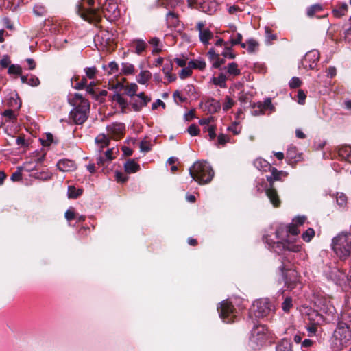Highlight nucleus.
Listing matches in <instances>:
<instances>
[{
	"instance_id": "nucleus-1",
	"label": "nucleus",
	"mask_w": 351,
	"mask_h": 351,
	"mask_svg": "<svg viewBox=\"0 0 351 351\" xmlns=\"http://www.w3.org/2000/svg\"><path fill=\"white\" fill-rule=\"evenodd\" d=\"M271 235H265L263 237L264 241L268 245L269 248L274 250L276 253H280L282 251L285 252V256L283 258L282 263V266L280 267V269L283 272L284 270H289L290 272V275L293 277V279L291 280L288 279L287 277L285 278V285L287 286V288L292 289L298 283V273L295 270H291L287 265H285V262L294 263V261L291 257L289 256L288 252H298L302 249V245L291 243L287 240L284 241H274L273 239L270 238Z\"/></svg>"
},
{
	"instance_id": "nucleus-2",
	"label": "nucleus",
	"mask_w": 351,
	"mask_h": 351,
	"mask_svg": "<svg viewBox=\"0 0 351 351\" xmlns=\"http://www.w3.org/2000/svg\"><path fill=\"white\" fill-rule=\"evenodd\" d=\"M95 0H80L76 5L77 12L82 19L89 23H98L101 20L100 3L95 6Z\"/></svg>"
},
{
	"instance_id": "nucleus-3",
	"label": "nucleus",
	"mask_w": 351,
	"mask_h": 351,
	"mask_svg": "<svg viewBox=\"0 0 351 351\" xmlns=\"http://www.w3.org/2000/svg\"><path fill=\"white\" fill-rule=\"evenodd\" d=\"M270 171L271 175L266 176L267 181L269 182V186H266L264 188H261L258 187V186H256V187L258 191H265L271 203L275 207H277L280 205V200L277 194V191L273 187V183L274 181L281 180L282 177H287L288 173L284 171H278L275 167H272Z\"/></svg>"
},
{
	"instance_id": "nucleus-4",
	"label": "nucleus",
	"mask_w": 351,
	"mask_h": 351,
	"mask_svg": "<svg viewBox=\"0 0 351 351\" xmlns=\"http://www.w3.org/2000/svg\"><path fill=\"white\" fill-rule=\"evenodd\" d=\"M189 174L193 180L203 184L212 180L214 171L207 162L197 161L189 168Z\"/></svg>"
},
{
	"instance_id": "nucleus-5",
	"label": "nucleus",
	"mask_w": 351,
	"mask_h": 351,
	"mask_svg": "<svg viewBox=\"0 0 351 351\" xmlns=\"http://www.w3.org/2000/svg\"><path fill=\"white\" fill-rule=\"evenodd\" d=\"M332 247L341 259L348 258L351 254V234L347 232L339 233L333 238Z\"/></svg>"
},
{
	"instance_id": "nucleus-6",
	"label": "nucleus",
	"mask_w": 351,
	"mask_h": 351,
	"mask_svg": "<svg viewBox=\"0 0 351 351\" xmlns=\"http://www.w3.org/2000/svg\"><path fill=\"white\" fill-rule=\"evenodd\" d=\"M333 343L338 349L347 347L351 340V330L350 325L343 321H339L333 335Z\"/></svg>"
},
{
	"instance_id": "nucleus-7",
	"label": "nucleus",
	"mask_w": 351,
	"mask_h": 351,
	"mask_svg": "<svg viewBox=\"0 0 351 351\" xmlns=\"http://www.w3.org/2000/svg\"><path fill=\"white\" fill-rule=\"evenodd\" d=\"M274 304L267 298L259 299L254 302L250 311V317L263 318L274 312Z\"/></svg>"
},
{
	"instance_id": "nucleus-8",
	"label": "nucleus",
	"mask_w": 351,
	"mask_h": 351,
	"mask_svg": "<svg viewBox=\"0 0 351 351\" xmlns=\"http://www.w3.org/2000/svg\"><path fill=\"white\" fill-rule=\"evenodd\" d=\"M90 105L87 100H83L81 104L70 112L69 117L76 124H82L88 118Z\"/></svg>"
},
{
	"instance_id": "nucleus-9",
	"label": "nucleus",
	"mask_w": 351,
	"mask_h": 351,
	"mask_svg": "<svg viewBox=\"0 0 351 351\" xmlns=\"http://www.w3.org/2000/svg\"><path fill=\"white\" fill-rule=\"evenodd\" d=\"M220 317L223 322L231 323L237 317V312L232 303L228 300H223L217 308Z\"/></svg>"
},
{
	"instance_id": "nucleus-10",
	"label": "nucleus",
	"mask_w": 351,
	"mask_h": 351,
	"mask_svg": "<svg viewBox=\"0 0 351 351\" xmlns=\"http://www.w3.org/2000/svg\"><path fill=\"white\" fill-rule=\"evenodd\" d=\"M268 338V329L264 325H255L251 331L250 340L252 343L262 345Z\"/></svg>"
},
{
	"instance_id": "nucleus-11",
	"label": "nucleus",
	"mask_w": 351,
	"mask_h": 351,
	"mask_svg": "<svg viewBox=\"0 0 351 351\" xmlns=\"http://www.w3.org/2000/svg\"><path fill=\"white\" fill-rule=\"evenodd\" d=\"M102 14L110 21H115L120 15L117 2L114 0H106L101 8V17Z\"/></svg>"
},
{
	"instance_id": "nucleus-12",
	"label": "nucleus",
	"mask_w": 351,
	"mask_h": 351,
	"mask_svg": "<svg viewBox=\"0 0 351 351\" xmlns=\"http://www.w3.org/2000/svg\"><path fill=\"white\" fill-rule=\"evenodd\" d=\"M308 316L311 324L306 326V330L308 332V336L312 337L316 336L317 325L323 322V317L322 315L319 314L317 311H315L309 313Z\"/></svg>"
},
{
	"instance_id": "nucleus-13",
	"label": "nucleus",
	"mask_w": 351,
	"mask_h": 351,
	"mask_svg": "<svg viewBox=\"0 0 351 351\" xmlns=\"http://www.w3.org/2000/svg\"><path fill=\"white\" fill-rule=\"evenodd\" d=\"M319 59V53L317 50H311L307 52L302 61V66L306 69H314Z\"/></svg>"
},
{
	"instance_id": "nucleus-14",
	"label": "nucleus",
	"mask_w": 351,
	"mask_h": 351,
	"mask_svg": "<svg viewBox=\"0 0 351 351\" xmlns=\"http://www.w3.org/2000/svg\"><path fill=\"white\" fill-rule=\"evenodd\" d=\"M197 30L199 32V38L201 43L207 46L209 45V40L214 36L213 33L208 29L205 27V23L199 21L196 25Z\"/></svg>"
},
{
	"instance_id": "nucleus-15",
	"label": "nucleus",
	"mask_w": 351,
	"mask_h": 351,
	"mask_svg": "<svg viewBox=\"0 0 351 351\" xmlns=\"http://www.w3.org/2000/svg\"><path fill=\"white\" fill-rule=\"evenodd\" d=\"M108 134L114 138H121L125 130V125L121 123H112L106 126Z\"/></svg>"
},
{
	"instance_id": "nucleus-16",
	"label": "nucleus",
	"mask_w": 351,
	"mask_h": 351,
	"mask_svg": "<svg viewBox=\"0 0 351 351\" xmlns=\"http://www.w3.org/2000/svg\"><path fill=\"white\" fill-rule=\"evenodd\" d=\"M58 169L62 172L73 171L76 169L74 161L69 159L60 160L56 165Z\"/></svg>"
},
{
	"instance_id": "nucleus-17",
	"label": "nucleus",
	"mask_w": 351,
	"mask_h": 351,
	"mask_svg": "<svg viewBox=\"0 0 351 351\" xmlns=\"http://www.w3.org/2000/svg\"><path fill=\"white\" fill-rule=\"evenodd\" d=\"M257 108L261 111L262 114H265L266 111H269V113L275 111V106L272 104L271 98L265 99L263 102H258Z\"/></svg>"
},
{
	"instance_id": "nucleus-18",
	"label": "nucleus",
	"mask_w": 351,
	"mask_h": 351,
	"mask_svg": "<svg viewBox=\"0 0 351 351\" xmlns=\"http://www.w3.org/2000/svg\"><path fill=\"white\" fill-rule=\"evenodd\" d=\"M130 45L131 47L134 49L135 53L138 55L141 54L142 52H143L147 47L145 41L138 38L132 40Z\"/></svg>"
},
{
	"instance_id": "nucleus-19",
	"label": "nucleus",
	"mask_w": 351,
	"mask_h": 351,
	"mask_svg": "<svg viewBox=\"0 0 351 351\" xmlns=\"http://www.w3.org/2000/svg\"><path fill=\"white\" fill-rule=\"evenodd\" d=\"M217 3L211 0H204L200 5V9L202 12L208 14H212L216 10Z\"/></svg>"
},
{
	"instance_id": "nucleus-20",
	"label": "nucleus",
	"mask_w": 351,
	"mask_h": 351,
	"mask_svg": "<svg viewBox=\"0 0 351 351\" xmlns=\"http://www.w3.org/2000/svg\"><path fill=\"white\" fill-rule=\"evenodd\" d=\"M348 11V5L345 3H338L332 10V14L336 18H341L345 16Z\"/></svg>"
},
{
	"instance_id": "nucleus-21",
	"label": "nucleus",
	"mask_w": 351,
	"mask_h": 351,
	"mask_svg": "<svg viewBox=\"0 0 351 351\" xmlns=\"http://www.w3.org/2000/svg\"><path fill=\"white\" fill-rule=\"evenodd\" d=\"M254 165L259 171L265 172L267 171H270L271 169L272 168L271 165L267 160L261 158H256L254 161Z\"/></svg>"
},
{
	"instance_id": "nucleus-22",
	"label": "nucleus",
	"mask_w": 351,
	"mask_h": 351,
	"mask_svg": "<svg viewBox=\"0 0 351 351\" xmlns=\"http://www.w3.org/2000/svg\"><path fill=\"white\" fill-rule=\"evenodd\" d=\"M21 80L23 84H27L34 87L40 84L39 79L34 75H21Z\"/></svg>"
},
{
	"instance_id": "nucleus-23",
	"label": "nucleus",
	"mask_w": 351,
	"mask_h": 351,
	"mask_svg": "<svg viewBox=\"0 0 351 351\" xmlns=\"http://www.w3.org/2000/svg\"><path fill=\"white\" fill-rule=\"evenodd\" d=\"M205 105H206V107L208 112L210 114L215 113L221 108L220 102L214 99H208L206 102Z\"/></svg>"
},
{
	"instance_id": "nucleus-24",
	"label": "nucleus",
	"mask_w": 351,
	"mask_h": 351,
	"mask_svg": "<svg viewBox=\"0 0 351 351\" xmlns=\"http://www.w3.org/2000/svg\"><path fill=\"white\" fill-rule=\"evenodd\" d=\"M339 156L342 160L350 162V156L351 155V147L349 145L342 146L338 151Z\"/></svg>"
},
{
	"instance_id": "nucleus-25",
	"label": "nucleus",
	"mask_w": 351,
	"mask_h": 351,
	"mask_svg": "<svg viewBox=\"0 0 351 351\" xmlns=\"http://www.w3.org/2000/svg\"><path fill=\"white\" fill-rule=\"evenodd\" d=\"M167 25L170 27H176L179 22L178 14L173 12H169L166 16Z\"/></svg>"
},
{
	"instance_id": "nucleus-26",
	"label": "nucleus",
	"mask_w": 351,
	"mask_h": 351,
	"mask_svg": "<svg viewBox=\"0 0 351 351\" xmlns=\"http://www.w3.org/2000/svg\"><path fill=\"white\" fill-rule=\"evenodd\" d=\"M124 169L126 173H134L140 169V166L133 160H129L125 163Z\"/></svg>"
},
{
	"instance_id": "nucleus-27",
	"label": "nucleus",
	"mask_w": 351,
	"mask_h": 351,
	"mask_svg": "<svg viewBox=\"0 0 351 351\" xmlns=\"http://www.w3.org/2000/svg\"><path fill=\"white\" fill-rule=\"evenodd\" d=\"M276 351H293L291 343L286 339H282L276 346Z\"/></svg>"
},
{
	"instance_id": "nucleus-28",
	"label": "nucleus",
	"mask_w": 351,
	"mask_h": 351,
	"mask_svg": "<svg viewBox=\"0 0 351 351\" xmlns=\"http://www.w3.org/2000/svg\"><path fill=\"white\" fill-rule=\"evenodd\" d=\"M150 78V72L147 70H143L136 76V81L141 84H145Z\"/></svg>"
},
{
	"instance_id": "nucleus-29",
	"label": "nucleus",
	"mask_w": 351,
	"mask_h": 351,
	"mask_svg": "<svg viewBox=\"0 0 351 351\" xmlns=\"http://www.w3.org/2000/svg\"><path fill=\"white\" fill-rule=\"evenodd\" d=\"M95 142L97 143V144H101V147L99 149V152H101V149L104 147H108V145H109V142H110V139L109 138L104 134H99L98 135L96 138H95Z\"/></svg>"
},
{
	"instance_id": "nucleus-30",
	"label": "nucleus",
	"mask_w": 351,
	"mask_h": 351,
	"mask_svg": "<svg viewBox=\"0 0 351 351\" xmlns=\"http://www.w3.org/2000/svg\"><path fill=\"white\" fill-rule=\"evenodd\" d=\"M226 76L223 73H220L217 77H213L212 78V82L215 85L219 86L221 88H226Z\"/></svg>"
},
{
	"instance_id": "nucleus-31",
	"label": "nucleus",
	"mask_w": 351,
	"mask_h": 351,
	"mask_svg": "<svg viewBox=\"0 0 351 351\" xmlns=\"http://www.w3.org/2000/svg\"><path fill=\"white\" fill-rule=\"evenodd\" d=\"M227 72L230 75L238 76L241 74V71L238 68V64L235 62L229 63L227 66Z\"/></svg>"
},
{
	"instance_id": "nucleus-32",
	"label": "nucleus",
	"mask_w": 351,
	"mask_h": 351,
	"mask_svg": "<svg viewBox=\"0 0 351 351\" xmlns=\"http://www.w3.org/2000/svg\"><path fill=\"white\" fill-rule=\"evenodd\" d=\"M189 66L191 69H197L199 70H203L206 67V62L204 60L202 59H196L191 60L189 62Z\"/></svg>"
},
{
	"instance_id": "nucleus-33",
	"label": "nucleus",
	"mask_w": 351,
	"mask_h": 351,
	"mask_svg": "<svg viewBox=\"0 0 351 351\" xmlns=\"http://www.w3.org/2000/svg\"><path fill=\"white\" fill-rule=\"evenodd\" d=\"M135 67L132 64L128 62H123L121 64V73L124 75L134 74Z\"/></svg>"
},
{
	"instance_id": "nucleus-34",
	"label": "nucleus",
	"mask_w": 351,
	"mask_h": 351,
	"mask_svg": "<svg viewBox=\"0 0 351 351\" xmlns=\"http://www.w3.org/2000/svg\"><path fill=\"white\" fill-rule=\"evenodd\" d=\"M83 193V190L81 189H76L73 186L68 187V197L71 199H75L80 196Z\"/></svg>"
},
{
	"instance_id": "nucleus-35",
	"label": "nucleus",
	"mask_w": 351,
	"mask_h": 351,
	"mask_svg": "<svg viewBox=\"0 0 351 351\" xmlns=\"http://www.w3.org/2000/svg\"><path fill=\"white\" fill-rule=\"evenodd\" d=\"M149 43L154 47V49L152 50V54H156L161 51L162 49L160 47V40L157 37L152 38L149 40Z\"/></svg>"
},
{
	"instance_id": "nucleus-36",
	"label": "nucleus",
	"mask_w": 351,
	"mask_h": 351,
	"mask_svg": "<svg viewBox=\"0 0 351 351\" xmlns=\"http://www.w3.org/2000/svg\"><path fill=\"white\" fill-rule=\"evenodd\" d=\"M119 154V150L117 148L112 147L107 149L103 154L106 158L107 160H112L114 159Z\"/></svg>"
},
{
	"instance_id": "nucleus-37",
	"label": "nucleus",
	"mask_w": 351,
	"mask_h": 351,
	"mask_svg": "<svg viewBox=\"0 0 351 351\" xmlns=\"http://www.w3.org/2000/svg\"><path fill=\"white\" fill-rule=\"evenodd\" d=\"M259 44L254 38H250L247 40V51L248 53H254L258 49Z\"/></svg>"
},
{
	"instance_id": "nucleus-38",
	"label": "nucleus",
	"mask_w": 351,
	"mask_h": 351,
	"mask_svg": "<svg viewBox=\"0 0 351 351\" xmlns=\"http://www.w3.org/2000/svg\"><path fill=\"white\" fill-rule=\"evenodd\" d=\"M315 236V231L313 228H308L302 234V238L305 242H310Z\"/></svg>"
},
{
	"instance_id": "nucleus-39",
	"label": "nucleus",
	"mask_w": 351,
	"mask_h": 351,
	"mask_svg": "<svg viewBox=\"0 0 351 351\" xmlns=\"http://www.w3.org/2000/svg\"><path fill=\"white\" fill-rule=\"evenodd\" d=\"M33 10H34V13L36 16H45V14L47 13V10H46L45 7L40 3H38V4L35 5Z\"/></svg>"
},
{
	"instance_id": "nucleus-40",
	"label": "nucleus",
	"mask_w": 351,
	"mask_h": 351,
	"mask_svg": "<svg viewBox=\"0 0 351 351\" xmlns=\"http://www.w3.org/2000/svg\"><path fill=\"white\" fill-rule=\"evenodd\" d=\"M336 201L340 208H344L347 204V197L343 193H337L336 195Z\"/></svg>"
},
{
	"instance_id": "nucleus-41",
	"label": "nucleus",
	"mask_w": 351,
	"mask_h": 351,
	"mask_svg": "<svg viewBox=\"0 0 351 351\" xmlns=\"http://www.w3.org/2000/svg\"><path fill=\"white\" fill-rule=\"evenodd\" d=\"M8 73L10 75H21L22 73V68L18 64H11L8 66Z\"/></svg>"
},
{
	"instance_id": "nucleus-42",
	"label": "nucleus",
	"mask_w": 351,
	"mask_h": 351,
	"mask_svg": "<svg viewBox=\"0 0 351 351\" xmlns=\"http://www.w3.org/2000/svg\"><path fill=\"white\" fill-rule=\"evenodd\" d=\"M151 99H146L144 101H134L132 104V107L134 111H140L143 106H147V104L150 101Z\"/></svg>"
},
{
	"instance_id": "nucleus-43",
	"label": "nucleus",
	"mask_w": 351,
	"mask_h": 351,
	"mask_svg": "<svg viewBox=\"0 0 351 351\" xmlns=\"http://www.w3.org/2000/svg\"><path fill=\"white\" fill-rule=\"evenodd\" d=\"M138 90V86L135 83H132L127 86L125 88L126 94L130 97H133L136 95Z\"/></svg>"
},
{
	"instance_id": "nucleus-44",
	"label": "nucleus",
	"mask_w": 351,
	"mask_h": 351,
	"mask_svg": "<svg viewBox=\"0 0 351 351\" xmlns=\"http://www.w3.org/2000/svg\"><path fill=\"white\" fill-rule=\"evenodd\" d=\"M322 10V7L319 4H315L308 8L306 14L308 16L312 17L317 12H320Z\"/></svg>"
},
{
	"instance_id": "nucleus-45",
	"label": "nucleus",
	"mask_w": 351,
	"mask_h": 351,
	"mask_svg": "<svg viewBox=\"0 0 351 351\" xmlns=\"http://www.w3.org/2000/svg\"><path fill=\"white\" fill-rule=\"evenodd\" d=\"M287 156L289 158L294 160V161L298 160L300 158V156L297 155V150L295 147H290L288 148Z\"/></svg>"
},
{
	"instance_id": "nucleus-46",
	"label": "nucleus",
	"mask_w": 351,
	"mask_h": 351,
	"mask_svg": "<svg viewBox=\"0 0 351 351\" xmlns=\"http://www.w3.org/2000/svg\"><path fill=\"white\" fill-rule=\"evenodd\" d=\"M230 141V136L224 134H220L217 137V145H225Z\"/></svg>"
},
{
	"instance_id": "nucleus-47",
	"label": "nucleus",
	"mask_w": 351,
	"mask_h": 351,
	"mask_svg": "<svg viewBox=\"0 0 351 351\" xmlns=\"http://www.w3.org/2000/svg\"><path fill=\"white\" fill-rule=\"evenodd\" d=\"M97 164L99 167H107L112 160H107V158L103 156L99 155L98 157H97Z\"/></svg>"
},
{
	"instance_id": "nucleus-48",
	"label": "nucleus",
	"mask_w": 351,
	"mask_h": 351,
	"mask_svg": "<svg viewBox=\"0 0 351 351\" xmlns=\"http://www.w3.org/2000/svg\"><path fill=\"white\" fill-rule=\"evenodd\" d=\"M234 104L235 101L232 98L228 96L226 97L224 103L223 104V110L224 111H228L234 105Z\"/></svg>"
},
{
	"instance_id": "nucleus-49",
	"label": "nucleus",
	"mask_w": 351,
	"mask_h": 351,
	"mask_svg": "<svg viewBox=\"0 0 351 351\" xmlns=\"http://www.w3.org/2000/svg\"><path fill=\"white\" fill-rule=\"evenodd\" d=\"M180 1V0H159L160 3L166 7L170 8L176 7L179 4Z\"/></svg>"
},
{
	"instance_id": "nucleus-50",
	"label": "nucleus",
	"mask_w": 351,
	"mask_h": 351,
	"mask_svg": "<svg viewBox=\"0 0 351 351\" xmlns=\"http://www.w3.org/2000/svg\"><path fill=\"white\" fill-rule=\"evenodd\" d=\"M214 118L213 117H209L207 118L202 119L199 121V123L204 126V131L206 130L209 126H210V123L213 122Z\"/></svg>"
},
{
	"instance_id": "nucleus-51",
	"label": "nucleus",
	"mask_w": 351,
	"mask_h": 351,
	"mask_svg": "<svg viewBox=\"0 0 351 351\" xmlns=\"http://www.w3.org/2000/svg\"><path fill=\"white\" fill-rule=\"evenodd\" d=\"M227 130L232 132L234 134L237 135L240 134L241 127L237 122L233 123L230 126L228 127Z\"/></svg>"
},
{
	"instance_id": "nucleus-52",
	"label": "nucleus",
	"mask_w": 351,
	"mask_h": 351,
	"mask_svg": "<svg viewBox=\"0 0 351 351\" xmlns=\"http://www.w3.org/2000/svg\"><path fill=\"white\" fill-rule=\"evenodd\" d=\"M114 100L116 101L122 107H125L128 104L127 100L123 98L121 94L119 93L114 95Z\"/></svg>"
},
{
	"instance_id": "nucleus-53",
	"label": "nucleus",
	"mask_w": 351,
	"mask_h": 351,
	"mask_svg": "<svg viewBox=\"0 0 351 351\" xmlns=\"http://www.w3.org/2000/svg\"><path fill=\"white\" fill-rule=\"evenodd\" d=\"M292 307V300L291 298H287L282 304V308L285 312H289Z\"/></svg>"
},
{
	"instance_id": "nucleus-54",
	"label": "nucleus",
	"mask_w": 351,
	"mask_h": 351,
	"mask_svg": "<svg viewBox=\"0 0 351 351\" xmlns=\"http://www.w3.org/2000/svg\"><path fill=\"white\" fill-rule=\"evenodd\" d=\"M108 68L110 70L108 71V74H116L119 71L118 64L114 61L110 62L108 64Z\"/></svg>"
},
{
	"instance_id": "nucleus-55",
	"label": "nucleus",
	"mask_w": 351,
	"mask_h": 351,
	"mask_svg": "<svg viewBox=\"0 0 351 351\" xmlns=\"http://www.w3.org/2000/svg\"><path fill=\"white\" fill-rule=\"evenodd\" d=\"M85 72H86V76L89 79H94L95 74L97 73V69L95 66L88 67V68L85 69Z\"/></svg>"
},
{
	"instance_id": "nucleus-56",
	"label": "nucleus",
	"mask_w": 351,
	"mask_h": 351,
	"mask_svg": "<svg viewBox=\"0 0 351 351\" xmlns=\"http://www.w3.org/2000/svg\"><path fill=\"white\" fill-rule=\"evenodd\" d=\"M192 73L191 69L189 66L187 68H183L180 72V77L181 79H185L189 77Z\"/></svg>"
},
{
	"instance_id": "nucleus-57",
	"label": "nucleus",
	"mask_w": 351,
	"mask_h": 351,
	"mask_svg": "<svg viewBox=\"0 0 351 351\" xmlns=\"http://www.w3.org/2000/svg\"><path fill=\"white\" fill-rule=\"evenodd\" d=\"M306 220V217L304 215L295 217L293 219V222L298 227L302 226Z\"/></svg>"
},
{
	"instance_id": "nucleus-58",
	"label": "nucleus",
	"mask_w": 351,
	"mask_h": 351,
	"mask_svg": "<svg viewBox=\"0 0 351 351\" xmlns=\"http://www.w3.org/2000/svg\"><path fill=\"white\" fill-rule=\"evenodd\" d=\"M188 132L192 136H195L198 135V134L199 132V129L198 128V127L196 125L192 124L188 128Z\"/></svg>"
},
{
	"instance_id": "nucleus-59",
	"label": "nucleus",
	"mask_w": 351,
	"mask_h": 351,
	"mask_svg": "<svg viewBox=\"0 0 351 351\" xmlns=\"http://www.w3.org/2000/svg\"><path fill=\"white\" fill-rule=\"evenodd\" d=\"M232 47L231 45H230V49H226L224 48L223 51H222L221 54L224 58H228L229 59H234L235 58V55L232 52Z\"/></svg>"
},
{
	"instance_id": "nucleus-60",
	"label": "nucleus",
	"mask_w": 351,
	"mask_h": 351,
	"mask_svg": "<svg viewBox=\"0 0 351 351\" xmlns=\"http://www.w3.org/2000/svg\"><path fill=\"white\" fill-rule=\"evenodd\" d=\"M288 232L292 235L295 236L300 233V230L298 229V227L293 223H292L288 226Z\"/></svg>"
},
{
	"instance_id": "nucleus-61",
	"label": "nucleus",
	"mask_w": 351,
	"mask_h": 351,
	"mask_svg": "<svg viewBox=\"0 0 351 351\" xmlns=\"http://www.w3.org/2000/svg\"><path fill=\"white\" fill-rule=\"evenodd\" d=\"M301 81L299 77H293L289 82V86L292 88H298L300 86Z\"/></svg>"
},
{
	"instance_id": "nucleus-62",
	"label": "nucleus",
	"mask_w": 351,
	"mask_h": 351,
	"mask_svg": "<svg viewBox=\"0 0 351 351\" xmlns=\"http://www.w3.org/2000/svg\"><path fill=\"white\" fill-rule=\"evenodd\" d=\"M224 63H225V60L223 58H219V56H218L216 58V59L213 62L212 66L213 68L218 69Z\"/></svg>"
},
{
	"instance_id": "nucleus-63",
	"label": "nucleus",
	"mask_w": 351,
	"mask_h": 351,
	"mask_svg": "<svg viewBox=\"0 0 351 351\" xmlns=\"http://www.w3.org/2000/svg\"><path fill=\"white\" fill-rule=\"evenodd\" d=\"M204 132H207L208 133V136L210 137V140H213L215 136V125H210L209 126Z\"/></svg>"
},
{
	"instance_id": "nucleus-64",
	"label": "nucleus",
	"mask_w": 351,
	"mask_h": 351,
	"mask_svg": "<svg viewBox=\"0 0 351 351\" xmlns=\"http://www.w3.org/2000/svg\"><path fill=\"white\" fill-rule=\"evenodd\" d=\"M10 63V58L8 55L3 56L0 61V65L2 68H7Z\"/></svg>"
}]
</instances>
